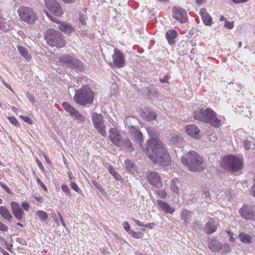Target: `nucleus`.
<instances>
[{
    "label": "nucleus",
    "instance_id": "nucleus-20",
    "mask_svg": "<svg viewBox=\"0 0 255 255\" xmlns=\"http://www.w3.org/2000/svg\"><path fill=\"white\" fill-rule=\"evenodd\" d=\"M217 225L214 219H211L205 225L204 231L207 234H211L217 231Z\"/></svg>",
    "mask_w": 255,
    "mask_h": 255
},
{
    "label": "nucleus",
    "instance_id": "nucleus-36",
    "mask_svg": "<svg viewBox=\"0 0 255 255\" xmlns=\"http://www.w3.org/2000/svg\"><path fill=\"white\" fill-rule=\"evenodd\" d=\"M125 164L126 165V168L129 171H131L134 169V164L129 159H126Z\"/></svg>",
    "mask_w": 255,
    "mask_h": 255
},
{
    "label": "nucleus",
    "instance_id": "nucleus-19",
    "mask_svg": "<svg viewBox=\"0 0 255 255\" xmlns=\"http://www.w3.org/2000/svg\"><path fill=\"white\" fill-rule=\"evenodd\" d=\"M186 133L191 137L199 138L200 130L197 126L194 125H187L185 128Z\"/></svg>",
    "mask_w": 255,
    "mask_h": 255
},
{
    "label": "nucleus",
    "instance_id": "nucleus-59",
    "mask_svg": "<svg viewBox=\"0 0 255 255\" xmlns=\"http://www.w3.org/2000/svg\"><path fill=\"white\" fill-rule=\"evenodd\" d=\"M232 0L235 3H240L245 2L247 1H248V0Z\"/></svg>",
    "mask_w": 255,
    "mask_h": 255
},
{
    "label": "nucleus",
    "instance_id": "nucleus-61",
    "mask_svg": "<svg viewBox=\"0 0 255 255\" xmlns=\"http://www.w3.org/2000/svg\"><path fill=\"white\" fill-rule=\"evenodd\" d=\"M52 218H53L54 222L58 225L59 222H58L57 219L56 218V215L55 213L52 214Z\"/></svg>",
    "mask_w": 255,
    "mask_h": 255
},
{
    "label": "nucleus",
    "instance_id": "nucleus-52",
    "mask_svg": "<svg viewBox=\"0 0 255 255\" xmlns=\"http://www.w3.org/2000/svg\"><path fill=\"white\" fill-rule=\"evenodd\" d=\"M42 155H43V156L44 158L45 159L46 162L48 164L51 165L52 164V162L50 161V160L49 159V158L48 157V156L45 153H44V152L42 153Z\"/></svg>",
    "mask_w": 255,
    "mask_h": 255
},
{
    "label": "nucleus",
    "instance_id": "nucleus-42",
    "mask_svg": "<svg viewBox=\"0 0 255 255\" xmlns=\"http://www.w3.org/2000/svg\"><path fill=\"white\" fill-rule=\"evenodd\" d=\"M157 195L159 196V197L161 198H165L167 196L166 192L163 190H160L157 191Z\"/></svg>",
    "mask_w": 255,
    "mask_h": 255
},
{
    "label": "nucleus",
    "instance_id": "nucleus-38",
    "mask_svg": "<svg viewBox=\"0 0 255 255\" xmlns=\"http://www.w3.org/2000/svg\"><path fill=\"white\" fill-rule=\"evenodd\" d=\"M7 119H8L9 121L10 122L11 124L13 125L16 126V127H19V124L18 121L16 120V119L14 117H7Z\"/></svg>",
    "mask_w": 255,
    "mask_h": 255
},
{
    "label": "nucleus",
    "instance_id": "nucleus-22",
    "mask_svg": "<svg viewBox=\"0 0 255 255\" xmlns=\"http://www.w3.org/2000/svg\"><path fill=\"white\" fill-rule=\"evenodd\" d=\"M157 205L165 213L172 214L175 211V209L172 208L168 204L161 200H157Z\"/></svg>",
    "mask_w": 255,
    "mask_h": 255
},
{
    "label": "nucleus",
    "instance_id": "nucleus-48",
    "mask_svg": "<svg viewBox=\"0 0 255 255\" xmlns=\"http://www.w3.org/2000/svg\"><path fill=\"white\" fill-rule=\"evenodd\" d=\"M70 186L72 189H73L76 192H78L79 190L78 186L75 182H71L70 184Z\"/></svg>",
    "mask_w": 255,
    "mask_h": 255
},
{
    "label": "nucleus",
    "instance_id": "nucleus-50",
    "mask_svg": "<svg viewBox=\"0 0 255 255\" xmlns=\"http://www.w3.org/2000/svg\"><path fill=\"white\" fill-rule=\"evenodd\" d=\"M245 148L246 149H250L252 145L251 142L249 141H245L244 142Z\"/></svg>",
    "mask_w": 255,
    "mask_h": 255
},
{
    "label": "nucleus",
    "instance_id": "nucleus-25",
    "mask_svg": "<svg viewBox=\"0 0 255 255\" xmlns=\"http://www.w3.org/2000/svg\"><path fill=\"white\" fill-rule=\"evenodd\" d=\"M142 118L147 121L154 120L157 117L156 114L153 111L150 110H146L142 115Z\"/></svg>",
    "mask_w": 255,
    "mask_h": 255
},
{
    "label": "nucleus",
    "instance_id": "nucleus-24",
    "mask_svg": "<svg viewBox=\"0 0 255 255\" xmlns=\"http://www.w3.org/2000/svg\"><path fill=\"white\" fill-rule=\"evenodd\" d=\"M177 36V33L175 30H168L166 34V37L170 44H173L175 43V39Z\"/></svg>",
    "mask_w": 255,
    "mask_h": 255
},
{
    "label": "nucleus",
    "instance_id": "nucleus-9",
    "mask_svg": "<svg viewBox=\"0 0 255 255\" xmlns=\"http://www.w3.org/2000/svg\"><path fill=\"white\" fill-rule=\"evenodd\" d=\"M44 12L51 21L59 24L58 29L62 32L70 35L75 31L74 28L71 25L59 20L57 18L52 16L46 10H44Z\"/></svg>",
    "mask_w": 255,
    "mask_h": 255
},
{
    "label": "nucleus",
    "instance_id": "nucleus-7",
    "mask_svg": "<svg viewBox=\"0 0 255 255\" xmlns=\"http://www.w3.org/2000/svg\"><path fill=\"white\" fill-rule=\"evenodd\" d=\"M224 166L232 171H238L243 167V159L229 155L224 157L223 160Z\"/></svg>",
    "mask_w": 255,
    "mask_h": 255
},
{
    "label": "nucleus",
    "instance_id": "nucleus-41",
    "mask_svg": "<svg viewBox=\"0 0 255 255\" xmlns=\"http://www.w3.org/2000/svg\"><path fill=\"white\" fill-rule=\"evenodd\" d=\"M8 230V227L0 220V231L6 232Z\"/></svg>",
    "mask_w": 255,
    "mask_h": 255
},
{
    "label": "nucleus",
    "instance_id": "nucleus-56",
    "mask_svg": "<svg viewBox=\"0 0 255 255\" xmlns=\"http://www.w3.org/2000/svg\"><path fill=\"white\" fill-rule=\"evenodd\" d=\"M132 221L136 224V225L138 226H143V225L142 224V223L139 220H136L135 219H132Z\"/></svg>",
    "mask_w": 255,
    "mask_h": 255
},
{
    "label": "nucleus",
    "instance_id": "nucleus-58",
    "mask_svg": "<svg viewBox=\"0 0 255 255\" xmlns=\"http://www.w3.org/2000/svg\"><path fill=\"white\" fill-rule=\"evenodd\" d=\"M154 224L153 223H148V224H145L144 226L146 228H149V229H152L153 228V225H154Z\"/></svg>",
    "mask_w": 255,
    "mask_h": 255
},
{
    "label": "nucleus",
    "instance_id": "nucleus-26",
    "mask_svg": "<svg viewBox=\"0 0 255 255\" xmlns=\"http://www.w3.org/2000/svg\"><path fill=\"white\" fill-rule=\"evenodd\" d=\"M209 248L214 252H218L222 249V244L218 241L212 240L209 244Z\"/></svg>",
    "mask_w": 255,
    "mask_h": 255
},
{
    "label": "nucleus",
    "instance_id": "nucleus-51",
    "mask_svg": "<svg viewBox=\"0 0 255 255\" xmlns=\"http://www.w3.org/2000/svg\"><path fill=\"white\" fill-rule=\"evenodd\" d=\"M28 100L32 104L35 103V100L31 94H30L28 92L26 94Z\"/></svg>",
    "mask_w": 255,
    "mask_h": 255
},
{
    "label": "nucleus",
    "instance_id": "nucleus-4",
    "mask_svg": "<svg viewBox=\"0 0 255 255\" xmlns=\"http://www.w3.org/2000/svg\"><path fill=\"white\" fill-rule=\"evenodd\" d=\"M73 99L77 104L81 106L91 104L94 99V93L89 87L84 86L76 91Z\"/></svg>",
    "mask_w": 255,
    "mask_h": 255
},
{
    "label": "nucleus",
    "instance_id": "nucleus-27",
    "mask_svg": "<svg viewBox=\"0 0 255 255\" xmlns=\"http://www.w3.org/2000/svg\"><path fill=\"white\" fill-rule=\"evenodd\" d=\"M18 52L25 59L29 61L31 59V55L29 54L28 50L22 46L17 47Z\"/></svg>",
    "mask_w": 255,
    "mask_h": 255
},
{
    "label": "nucleus",
    "instance_id": "nucleus-17",
    "mask_svg": "<svg viewBox=\"0 0 255 255\" xmlns=\"http://www.w3.org/2000/svg\"><path fill=\"white\" fill-rule=\"evenodd\" d=\"M11 211L14 216L19 221H22L24 219V213L19 204L16 202L10 203Z\"/></svg>",
    "mask_w": 255,
    "mask_h": 255
},
{
    "label": "nucleus",
    "instance_id": "nucleus-21",
    "mask_svg": "<svg viewBox=\"0 0 255 255\" xmlns=\"http://www.w3.org/2000/svg\"><path fill=\"white\" fill-rule=\"evenodd\" d=\"M200 14L201 16L204 23L206 25H210L212 19L210 15L206 11V9L204 8H201Z\"/></svg>",
    "mask_w": 255,
    "mask_h": 255
},
{
    "label": "nucleus",
    "instance_id": "nucleus-53",
    "mask_svg": "<svg viewBox=\"0 0 255 255\" xmlns=\"http://www.w3.org/2000/svg\"><path fill=\"white\" fill-rule=\"evenodd\" d=\"M61 189L63 190V191L64 192L69 193V192H70L69 188L66 185H65V184L62 185Z\"/></svg>",
    "mask_w": 255,
    "mask_h": 255
},
{
    "label": "nucleus",
    "instance_id": "nucleus-11",
    "mask_svg": "<svg viewBox=\"0 0 255 255\" xmlns=\"http://www.w3.org/2000/svg\"><path fill=\"white\" fill-rule=\"evenodd\" d=\"M62 107L64 110L68 113L74 120L77 121L79 123L85 121L84 117L79 112V111L73 107L70 104L64 102L62 103Z\"/></svg>",
    "mask_w": 255,
    "mask_h": 255
},
{
    "label": "nucleus",
    "instance_id": "nucleus-10",
    "mask_svg": "<svg viewBox=\"0 0 255 255\" xmlns=\"http://www.w3.org/2000/svg\"><path fill=\"white\" fill-rule=\"evenodd\" d=\"M91 117L94 127L103 136L105 137L107 135V132L102 114L94 113Z\"/></svg>",
    "mask_w": 255,
    "mask_h": 255
},
{
    "label": "nucleus",
    "instance_id": "nucleus-39",
    "mask_svg": "<svg viewBox=\"0 0 255 255\" xmlns=\"http://www.w3.org/2000/svg\"><path fill=\"white\" fill-rule=\"evenodd\" d=\"M20 118H21L25 123L29 124V125H32L33 123L32 120L28 117L27 116H20Z\"/></svg>",
    "mask_w": 255,
    "mask_h": 255
},
{
    "label": "nucleus",
    "instance_id": "nucleus-49",
    "mask_svg": "<svg viewBox=\"0 0 255 255\" xmlns=\"http://www.w3.org/2000/svg\"><path fill=\"white\" fill-rule=\"evenodd\" d=\"M170 77L168 75H165L163 79H160V81L162 83H168Z\"/></svg>",
    "mask_w": 255,
    "mask_h": 255
},
{
    "label": "nucleus",
    "instance_id": "nucleus-12",
    "mask_svg": "<svg viewBox=\"0 0 255 255\" xmlns=\"http://www.w3.org/2000/svg\"><path fill=\"white\" fill-rule=\"evenodd\" d=\"M47 8L55 16H61L63 14L62 8L56 0H45Z\"/></svg>",
    "mask_w": 255,
    "mask_h": 255
},
{
    "label": "nucleus",
    "instance_id": "nucleus-55",
    "mask_svg": "<svg viewBox=\"0 0 255 255\" xmlns=\"http://www.w3.org/2000/svg\"><path fill=\"white\" fill-rule=\"evenodd\" d=\"M227 233L229 234L230 236V241L232 242H234L235 241V239L233 238L234 233L231 231H227Z\"/></svg>",
    "mask_w": 255,
    "mask_h": 255
},
{
    "label": "nucleus",
    "instance_id": "nucleus-45",
    "mask_svg": "<svg viewBox=\"0 0 255 255\" xmlns=\"http://www.w3.org/2000/svg\"><path fill=\"white\" fill-rule=\"evenodd\" d=\"M92 182L93 184V185L97 188L100 191H103V188L101 186V185L98 183L95 180H92Z\"/></svg>",
    "mask_w": 255,
    "mask_h": 255
},
{
    "label": "nucleus",
    "instance_id": "nucleus-43",
    "mask_svg": "<svg viewBox=\"0 0 255 255\" xmlns=\"http://www.w3.org/2000/svg\"><path fill=\"white\" fill-rule=\"evenodd\" d=\"M123 226L124 229L129 234V232L131 231L130 230L129 224L127 222H124L123 224Z\"/></svg>",
    "mask_w": 255,
    "mask_h": 255
},
{
    "label": "nucleus",
    "instance_id": "nucleus-29",
    "mask_svg": "<svg viewBox=\"0 0 255 255\" xmlns=\"http://www.w3.org/2000/svg\"><path fill=\"white\" fill-rule=\"evenodd\" d=\"M239 237L243 243L249 244L252 242V238L249 235L244 233L240 234Z\"/></svg>",
    "mask_w": 255,
    "mask_h": 255
},
{
    "label": "nucleus",
    "instance_id": "nucleus-34",
    "mask_svg": "<svg viewBox=\"0 0 255 255\" xmlns=\"http://www.w3.org/2000/svg\"><path fill=\"white\" fill-rule=\"evenodd\" d=\"M191 212L187 210H183L181 213V217L182 219L184 220L185 222H187L189 219L190 218Z\"/></svg>",
    "mask_w": 255,
    "mask_h": 255
},
{
    "label": "nucleus",
    "instance_id": "nucleus-16",
    "mask_svg": "<svg viewBox=\"0 0 255 255\" xmlns=\"http://www.w3.org/2000/svg\"><path fill=\"white\" fill-rule=\"evenodd\" d=\"M172 12L173 17L180 23H183L187 22V14L184 10L179 7H174Z\"/></svg>",
    "mask_w": 255,
    "mask_h": 255
},
{
    "label": "nucleus",
    "instance_id": "nucleus-23",
    "mask_svg": "<svg viewBox=\"0 0 255 255\" xmlns=\"http://www.w3.org/2000/svg\"><path fill=\"white\" fill-rule=\"evenodd\" d=\"M0 215L4 220L10 221L12 216L9 210L4 206H0Z\"/></svg>",
    "mask_w": 255,
    "mask_h": 255
},
{
    "label": "nucleus",
    "instance_id": "nucleus-28",
    "mask_svg": "<svg viewBox=\"0 0 255 255\" xmlns=\"http://www.w3.org/2000/svg\"><path fill=\"white\" fill-rule=\"evenodd\" d=\"M9 21H5V19L0 18V29L4 31H7L10 29V24Z\"/></svg>",
    "mask_w": 255,
    "mask_h": 255
},
{
    "label": "nucleus",
    "instance_id": "nucleus-6",
    "mask_svg": "<svg viewBox=\"0 0 255 255\" xmlns=\"http://www.w3.org/2000/svg\"><path fill=\"white\" fill-rule=\"evenodd\" d=\"M17 11L20 20L29 25L34 24L38 19L36 12L31 7L21 6Z\"/></svg>",
    "mask_w": 255,
    "mask_h": 255
},
{
    "label": "nucleus",
    "instance_id": "nucleus-37",
    "mask_svg": "<svg viewBox=\"0 0 255 255\" xmlns=\"http://www.w3.org/2000/svg\"><path fill=\"white\" fill-rule=\"evenodd\" d=\"M129 234L134 239H141L143 237V234L139 232H135L131 231Z\"/></svg>",
    "mask_w": 255,
    "mask_h": 255
},
{
    "label": "nucleus",
    "instance_id": "nucleus-46",
    "mask_svg": "<svg viewBox=\"0 0 255 255\" xmlns=\"http://www.w3.org/2000/svg\"><path fill=\"white\" fill-rule=\"evenodd\" d=\"M21 206L23 208V209L26 211H28L30 208V206L28 203L26 202L25 201L23 202L21 204Z\"/></svg>",
    "mask_w": 255,
    "mask_h": 255
},
{
    "label": "nucleus",
    "instance_id": "nucleus-5",
    "mask_svg": "<svg viewBox=\"0 0 255 255\" xmlns=\"http://www.w3.org/2000/svg\"><path fill=\"white\" fill-rule=\"evenodd\" d=\"M45 39L47 43L51 47L62 48L65 45V41L63 35L58 31L50 28L45 34Z\"/></svg>",
    "mask_w": 255,
    "mask_h": 255
},
{
    "label": "nucleus",
    "instance_id": "nucleus-57",
    "mask_svg": "<svg viewBox=\"0 0 255 255\" xmlns=\"http://www.w3.org/2000/svg\"><path fill=\"white\" fill-rule=\"evenodd\" d=\"M36 163H37V165H38V167H39L40 169H42V170H43V169H44V167H43V164H42V163H41V162L39 159H37L36 160Z\"/></svg>",
    "mask_w": 255,
    "mask_h": 255
},
{
    "label": "nucleus",
    "instance_id": "nucleus-13",
    "mask_svg": "<svg viewBox=\"0 0 255 255\" xmlns=\"http://www.w3.org/2000/svg\"><path fill=\"white\" fill-rule=\"evenodd\" d=\"M112 56L113 63L114 67L118 68L123 67L126 64L125 56L118 49H115Z\"/></svg>",
    "mask_w": 255,
    "mask_h": 255
},
{
    "label": "nucleus",
    "instance_id": "nucleus-40",
    "mask_svg": "<svg viewBox=\"0 0 255 255\" xmlns=\"http://www.w3.org/2000/svg\"><path fill=\"white\" fill-rule=\"evenodd\" d=\"M224 26L228 29H231L234 26V23L233 21H229L227 20H225Z\"/></svg>",
    "mask_w": 255,
    "mask_h": 255
},
{
    "label": "nucleus",
    "instance_id": "nucleus-60",
    "mask_svg": "<svg viewBox=\"0 0 255 255\" xmlns=\"http://www.w3.org/2000/svg\"><path fill=\"white\" fill-rule=\"evenodd\" d=\"M252 194L255 197V183L254 184V186L252 187V190H251Z\"/></svg>",
    "mask_w": 255,
    "mask_h": 255
},
{
    "label": "nucleus",
    "instance_id": "nucleus-63",
    "mask_svg": "<svg viewBox=\"0 0 255 255\" xmlns=\"http://www.w3.org/2000/svg\"><path fill=\"white\" fill-rule=\"evenodd\" d=\"M0 252L3 255H10L6 251L3 249H1L0 250Z\"/></svg>",
    "mask_w": 255,
    "mask_h": 255
},
{
    "label": "nucleus",
    "instance_id": "nucleus-8",
    "mask_svg": "<svg viewBox=\"0 0 255 255\" xmlns=\"http://www.w3.org/2000/svg\"><path fill=\"white\" fill-rule=\"evenodd\" d=\"M58 62L72 68L81 66L82 62L75 57L69 54L61 55L58 58Z\"/></svg>",
    "mask_w": 255,
    "mask_h": 255
},
{
    "label": "nucleus",
    "instance_id": "nucleus-14",
    "mask_svg": "<svg viewBox=\"0 0 255 255\" xmlns=\"http://www.w3.org/2000/svg\"><path fill=\"white\" fill-rule=\"evenodd\" d=\"M148 182L152 185L160 188L162 186V182L158 174L156 172H150L146 174Z\"/></svg>",
    "mask_w": 255,
    "mask_h": 255
},
{
    "label": "nucleus",
    "instance_id": "nucleus-33",
    "mask_svg": "<svg viewBox=\"0 0 255 255\" xmlns=\"http://www.w3.org/2000/svg\"><path fill=\"white\" fill-rule=\"evenodd\" d=\"M108 170L109 172L115 177V178L117 180H119L121 178V175L118 174V173L115 170L114 168L112 166H110L108 168Z\"/></svg>",
    "mask_w": 255,
    "mask_h": 255
},
{
    "label": "nucleus",
    "instance_id": "nucleus-47",
    "mask_svg": "<svg viewBox=\"0 0 255 255\" xmlns=\"http://www.w3.org/2000/svg\"><path fill=\"white\" fill-rule=\"evenodd\" d=\"M217 136L215 133H212L209 135V139L211 141H215L217 140Z\"/></svg>",
    "mask_w": 255,
    "mask_h": 255
},
{
    "label": "nucleus",
    "instance_id": "nucleus-30",
    "mask_svg": "<svg viewBox=\"0 0 255 255\" xmlns=\"http://www.w3.org/2000/svg\"><path fill=\"white\" fill-rule=\"evenodd\" d=\"M36 215L42 221H45L48 218L47 214L42 210L37 211L36 212Z\"/></svg>",
    "mask_w": 255,
    "mask_h": 255
},
{
    "label": "nucleus",
    "instance_id": "nucleus-3",
    "mask_svg": "<svg viewBox=\"0 0 255 255\" xmlns=\"http://www.w3.org/2000/svg\"><path fill=\"white\" fill-rule=\"evenodd\" d=\"M181 161L192 171H201L204 169L203 159L196 151H191L182 156Z\"/></svg>",
    "mask_w": 255,
    "mask_h": 255
},
{
    "label": "nucleus",
    "instance_id": "nucleus-62",
    "mask_svg": "<svg viewBox=\"0 0 255 255\" xmlns=\"http://www.w3.org/2000/svg\"><path fill=\"white\" fill-rule=\"evenodd\" d=\"M64 2L66 3H72L75 1V0H62Z\"/></svg>",
    "mask_w": 255,
    "mask_h": 255
},
{
    "label": "nucleus",
    "instance_id": "nucleus-35",
    "mask_svg": "<svg viewBox=\"0 0 255 255\" xmlns=\"http://www.w3.org/2000/svg\"><path fill=\"white\" fill-rule=\"evenodd\" d=\"M179 183V181L177 179H175L172 180L171 184V190L174 193H178V188L177 184Z\"/></svg>",
    "mask_w": 255,
    "mask_h": 255
},
{
    "label": "nucleus",
    "instance_id": "nucleus-64",
    "mask_svg": "<svg viewBox=\"0 0 255 255\" xmlns=\"http://www.w3.org/2000/svg\"><path fill=\"white\" fill-rule=\"evenodd\" d=\"M79 20L83 25L85 24L86 21L84 18L83 16H80Z\"/></svg>",
    "mask_w": 255,
    "mask_h": 255
},
{
    "label": "nucleus",
    "instance_id": "nucleus-44",
    "mask_svg": "<svg viewBox=\"0 0 255 255\" xmlns=\"http://www.w3.org/2000/svg\"><path fill=\"white\" fill-rule=\"evenodd\" d=\"M0 185L7 193H8V194H11V190L8 187V186L5 183L3 182H0Z\"/></svg>",
    "mask_w": 255,
    "mask_h": 255
},
{
    "label": "nucleus",
    "instance_id": "nucleus-15",
    "mask_svg": "<svg viewBox=\"0 0 255 255\" xmlns=\"http://www.w3.org/2000/svg\"><path fill=\"white\" fill-rule=\"evenodd\" d=\"M109 138L110 141L116 146H122V139L121 133L116 128H111L109 130Z\"/></svg>",
    "mask_w": 255,
    "mask_h": 255
},
{
    "label": "nucleus",
    "instance_id": "nucleus-54",
    "mask_svg": "<svg viewBox=\"0 0 255 255\" xmlns=\"http://www.w3.org/2000/svg\"><path fill=\"white\" fill-rule=\"evenodd\" d=\"M2 82L3 83V84L10 91L13 92V90L12 89V88H11V86L8 84L7 83L6 81H5L4 80H2Z\"/></svg>",
    "mask_w": 255,
    "mask_h": 255
},
{
    "label": "nucleus",
    "instance_id": "nucleus-31",
    "mask_svg": "<svg viewBox=\"0 0 255 255\" xmlns=\"http://www.w3.org/2000/svg\"><path fill=\"white\" fill-rule=\"evenodd\" d=\"M135 139L139 143L140 146H141V143L143 141L142 135L139 130H136L134 133Z\"/></svg>",
    "mask_w": 255,
    "mask_h": 255
},
{
    "label": "nucleus",
    "instance_id": "nucleus-1",
    "mask_svg": "<svg viewBox=\"0 0 255 255\" xmlns=\"http://www.w3.org/2000/svg\"><path fill=\"white\" fill-rule=\"evenodd\" d=\"M145 153L154 164L162 166L171 164L170 155L157 136H151L147 141Z\"/></svg>",
    "mask_w": 255,
    "mask_h": 255
},
{
    "label": "nucleus",
    "instance_id": "nucleus-18",
    "mask_svg": "<svg viewBox=\"0 0 255 255\" xmlns=\"http://www.w3.org/2000/svg\"><path fill=\"white\" fill-rule=\"evenodd\" d=\"M240 214L244 219L252 220L255 219V211L244 205L239 211Z\"/></svg>",
    "mask_w": 255,
    "mask_h": 255
},
{
    "label": "nucleus",
    "instance_id": "nucleus-32",
    "mask_svg": "<svg viewBox=\"0 0 255 255\" xmlns=\"http://www.w3.org/2000/svg\"><path fill=\"white\" fill-rule=\"evenodd\" d=\"M122 145L124 146L127 149H130L131 150H133V149L132 143L129 139L126 138L124 141L122 140Z\"/></svg>",
    "mask_w": 255,
    "mask_h": 255
},
{
    "label": "nucleus",
    "instance_id": "nucleus-2",
    "mask_svg": "<svg viewBox=\"0 0 255 255\" xmlns=\"http://www.w3.org/2000/svg\"><path fill=\"white\" fill-rule=\"evenodd\" d=\"M194 118L195 120L209 124L215 128H219L221 126V121L218 118L217 114L210 108L195 110Z\"/></svg>",
    "mask_w": 255,
    "mask_h": 255
}]
</instances>
